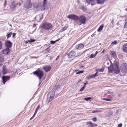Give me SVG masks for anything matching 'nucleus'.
Masks as SVG:
<instances>
[{"instance_id": "e2e57ef3", "label": "nucleus", "mask_w": 127, "mask_h": 127, "mask_svg": "<svg viewBox=\"0 0 127 127\" xmlns=\"http://www.w3.org/2000/svg\"><path fill=\"white\" fill-rule=\"evenodd\" d=\"M91 4L92 5H94V4Z\"/></svg>"}, {"instance_id": "052dcab7", "label": "nucleus", "mask_w": 127, "mask_h": 127, "mask_svg": "<svg viewBox=\"0 0 127 127\" xmlns=\"http://www.w3.org/2000/svg\"><path fill=\"white\" fill-rule=\"evenodd\" d=\"M81 81V80L80 79H79L78 81V83H79L80 81Z\"/></svg>"}, {"instance_id": "58836bf2", "label": "nucleus", "mask_w": 127, "mask_h": 127, "mask_svg": "<svg viewBox=\"0 0 127 127\" xmlns=\"http://www.w3.org/2000/svg\"><path fill=\"white\" fill-rule=\"evenodd\" d=\"M101 111H97V110H94L92 111V113H95L96 112H100Z\"/></svg>"}, {"instance_id": "4be33fe9", "label": "nucleus", "mask_w": 127, "mask_h": 127, "mask_svg": "<svg viewBox=\"0 0 127 127\" xmlns=\"http://www.w3.org/2000/svg\"><path fill=\"white\" fill-rule=\"evenodd\" d=\"M89 125V126L91 127H93L94 125L91 122H89L86 123V125Z\"/></svg>"}, {"instance_id": "4d7b16f0", "label": "nucleus", "mask_w": 127, "mask_h": 127, "mask_svg": "<svg viewBox=\"0 0 127 127\" xmlns=\"http://www.w3.org/2000/svg\"><path fill=\"white\" fill-rule=\"evenodd\" d=\"M94 35H95L94 34H93L91 35V36L93 37Z\"/></svg>"}, {"instance_id": "5701e85b", "label": "nucleus", "mask_w": 127, "mask_h": 127, "mask_svg": "<svg viewBox=\"0 0 127 127\" xmlns=\"http://www.w3.org/2000/svg\"><path fill=\"white\" fill-rule=\"evenodd\" d=\"M40 108V106L39 105H38V106L36 108V110L35 111L34 114H36V113H37V112L38 111L39 109Z\"/></svg>"}, {"instance_id": "79ce46f5", "label": "nucleus", "mask_w": 127, "mask_h": 127, "mask_svg": "<svg viewBox=\"0 0 127 127\" xmlns=\"http://www.w3.org/2000/svg\"><path fill=\"white\" fill-rule=\"evenodd\" d=\"M92 120L94 122H95L97 121V119L96 117H94L93 118Z\"/></svg>"}, {"instance_id": "f3484780", "label": "nucleus", "mask_w": 127, "mask_h": 127, "mask_svg": "<svg viewBox=\"0 0 127 127\" xmlns=\"http://www.w3.org/2000/svg\"><path fill=\"white\" fill-rule=\"evenodd\" d=\"M84 45L82 44H80L77 45L76 48L78 49H80L84 47Z\"/></svg>"}, {"instance_id": "de8ad7c7", "label": "nucleus", "mask_w": 127, "mask_h": 127, "mask_svg": "<svg viewBox=\"0 0 127 127\" xmlns=\"http://www.w3.org/2000/svg\"><path fill=\"white\" fill-rule=\"evenodd\" d=\"M41 81L40 80L39 81V85H38L39 86L40 85V84H41Z\"/></svg>"}, {"instance_id": "7ed1b4c3", "label": "nucleus", "mask_w": 127, "mask_h": 127, "mask_svg": "<svg viewBox=\"0 0 127 127\" xmlns=\"http://www.w3.org/2000/svg\"><path fill=\"white\" fill-rule=\"evenodd\" d=\"M41 27L47 30H51L53 27V25L51 23H46L43 24Z\"/></svg>"}, {"instance_id": "2eb2a0df", "label": "nucleus", "mask_w": 127, "mask_h": 127, "mask_svg": "<svg viewBox=\"0 0 127 127\" xmlns=\"http://www.w3.org/2000/svg\"><path fill=\"white\" fill-rule=\"evenodd\" d=\"M2 73L3 75H4L6 74L7 73L8 71L7 70V69L6 67L5 66H3L2 67Z\"/></svg>"}, {"instance_id": "864d4df0", "label": "nucleus", "mask_w": 127, "mask_h": 127, "mask_svg": "<svg viewBox=\"0 0 127 127\" xmlns=\"http://www.w3.org/2000/svg\"><path fill=\"white\" fill-rule=\"evenodd\" d=\"M36 25V24H34L33 25V27H34Z\"/></svg>"}, {"instance_id": "9d476101", "label": "nucleus", "mask_w": 127, "mask_h": 127, "mask_svg": "<svg viewBox=\"0 0 127 127\" xmlns=\"http://www.w3.org/2000/svg\"><path fill=\"white\" fill-rule=\"evenodd\" d=\"M43 15L42 14H40L37 15L35 17L36 21L38 22H40L43 18Z\"/></svg>"}, {"instance_id": "49530a36", "label": "nucleus", "mask_w": 127, "mask_h": 127, "mask_svg": "<svg viewBox=\"0 0 127 127\" xmlns=\"http://www.w3.org/2000/svg\"><path fill=\"white\" fill-rule=\"evenodd\" d=\"M16 33H13V36L14 38L15 37V36L16 35Z\"/></svg>"}, {"instance_id": "4468645a", "label": "nucleus", "mask_w": 127, "mask_h": 127, "mask_svg": "<svg viewBox=\"0 0 127 127\" xmlns=\"http://www.w3.org/2000/svg\"><path fill=\"white\" fill-rule=\"evenodd\" d=\"M98 73L97 72H96L94 75H90L88 76H87V78L88 79H90L92 78H95L96 77L98 76Z\"/></svg>"}, {"instance_id": "20e7f679", "label": "nucleus", "mask_w": 127, "mask_h": 127, "mask_svg": "<svg viewBox=\"0 0 127 127\" xmlns=\"http://www.w3.org/2000/svg\"><path fill=\"white\" fill-rule=\"evenodd\" d=\"M113 71L116 74H118L120 72V70L119 66L117 63H115L113 64Z\"/></svg>"}, {"instance_id": "6e6552de", "label": "nucleus", "mask_w": 127, "mask_h": 127, "mask_svg": "<svg viewBox=\"0 0 127 127\" xmlns=\"http://www.w3.org/2000/svg\"><path fill=\"white\" fill-rule=\"evenodd\" d=\"M10 78V77L9 76H3L2 77V80L4 84L6 81L9 80Z\"/></svg>"}, {"instance_id": "393cba45", "label": "nucleus", "mask_w": 127, "mask_h": 127, "mask_svg": "<svg viewBox=\"0 0 127 127\" xmlns=\"http://www.w3.org/2000/svg\"><path fill=\"white\" fill-rule=\"evenodd\" d=\"M12 33V32H10L6 35V37L7 39H8L11 36Z\"/></svg>"}, {"instance_id": "c03bdc74", "label": "nucleus", "mask_w": 127, "mask_h": 127, "mask_svg": "<svg viewBox=\"0 0 127 127\" xmlns=\"http://www.w3.org/2000/svg\"><path fill=\"white\" fill-rule=\"evenodd\" d=\"M35 114H34V115H33V116L32 117H31V118L30 119V120H31L32 119L33 117H34V116H35Z\"/></svg>"}, {"instance_id": "dca6fc26", "label": "nucleus", "mask_w": 127, "mask_h": 127, "mask_svg": "<svg viewBox=\"0 0 127 127\" xmlns=\"http://www.w3.org/2000/svg\"><path fill=\"white\" fill-rule=\"evenodd\" d=\"M43 69L46 72H47L51 70V67L48 66H46L43 67Z\"/></svg>"}, {"instance_id": "9b49d317", "label": "nucleus", "mask_w": 127, "mask_h": 127, "mask_svg": "<svg viewBox=\"0 0 127 127\" xmlns=\"http://www.w3.org/2000/svg\"><path fill=\"white\" fill-rule=\"evenodd\" d=\"M75 54L74 52L73 51H71L67 55L69 58H71L74 56Z\"/></svg>"}, {"instance_id": "ea45409f", "label": "nucleus", "mask_w": 127, "mask_h": 127, "mask_svg": "<svg viewBox=\"0 0 127 127\" xmlns=\"http://www.w3.org/2000/svg\"><path fill=\"white\" fill-rule=\"evenodd\" d=\"M107 93L108 94L111 95H113L114 94V93L113 92H111L108 91V92Z\"/></svg>"}, {"instance_id": "6e6d98bb", "label": "nucleus", "mask_w": 127, "mask_h": 127, "mask_svg": "<svg viewBox=\"0 0 127 127\" xmlns=\"http://www.w3.org/2000/svg\"><path fill=\"white\" fill-rule=\"evenodd\" d=\"M46 50L47 51H48V52L49 51L48 49V48Z\"/></svg>"}, {"instance_id": "6ab92c4d", "label": "nucleus", "mask_w": 127, "mask_h": 127, "mask_svg": "<svg viewBox=\"0 0 127 127\" xmlns=\"http://www.w3.org/2000/svg\"><path fill=\"white\" fill-rule=\"evenodd\" d=\"M123 51L127 53V43L124 45L123 47Z\"/></svg>"}, {"instance_id": "8fccbe9b", "label": "nucleus", "mask_w": 127, "mask_h": 127, "mask_svg": "<svg viewBox=\"0 0 127 127\" xmlns=\"http://www.w3.org/2000/svg\"><path fill=\"white\" fill-rule=\"evenodd\" d=\"M7 3V2L5 0V2H4V6H5V4H6V3Z\"/></svg>"}, {"instance_id": "aec40b11", "label": "nucleus", "mask_w": 127, "mask_h": 127, "mask_svg": "<svg viewBox=\"0 0 127 127\" xmlns=\"http://www.w3.org/2000/svg\"><path fill=\"white\" fill-rule=\"evenodd\" d=\"M98 4H102L104 3L105 0H96Z\"/></svg>"}, {"instance_id": "39448f33", "label": "nucleus", "mask_w": 127, "mask_h": 127, "mask_svg": "<svg viewBox=\"0 0 127 127\" xmlns=\"http://www.w3.org/2000/svg\"><path fill=\"white\" fill-rule=\"evenodd\" d=\"M121 70L123 72L127 73V63H123L122 64L121 66Z\"/></svg>"}, {"instance_id": "4c0bfd02", "label": "nucleus", "mask_w": 127, "mask_h": 127, "mask_svg": "<svg viewBox=\"0 0 127 127\" xmlns=\"http://www.w3.org/2000/svg\"><path fill=\"white\" fill-rule=\"evenodd\" d=\"M117 41H114L111 43L112 44H117Z\"/></svg>"}, {"instance_id": "603ef678", "label": "nucleus", "mask_w": 127, "mask_h": 127, "mask_svg": "<svg viewBox=\"0 0 127 127\" xmlns=\"http://www.w3.org/2000/svg\"><path fill=\"white\" fill-rule=\"evenodd\" d=\"M16 6V5H15V4H14L12 7L13 8H15Z\"/></svg>"}, {"instance_id": "338daca9", "label": "nucleus", "mask_w": 127, "mask_h": 127, "mask_svg": "<svg viewBox=\"0 0 127 127\" xmlns=\"http://www.w3.org/2000/svg\"><path fill=\"white\" fill-rule=\"evenodd\" d=\"M30 0V1H31V0Z\"/></svg>"}, {"instance_id": "cd10ccee", "label": "nucleus", "mask_w": 127, "mask_h": 127, "mask_svg": "<svg viewBox=\"0 0 127 127\" xmlns=\"http://www.w3.org/2000/svg\"><path fill=\"white\" fill-rule=\"evenodd\" d=\"M86 2L88 4H90V3L92 2L93 1V0H86Z\"/></svg>"}, {"instance_id": "37998d69", "label": "nucleus", "mask_w": 127, "mask_h": 127, "mask_svg": "<svg viewBox=\"0 0 127 127\" xmlns=\"http://www.w3.org/2000/svg\"><path fill=\"white\" fill-rule=\"evenodd\" d=\"M47 0H44L43 3V6H44L45 4V2Z\"/></svg>"}, {"instance_id": "13d9d810", "label": "nucleus", "mask_w": 127, "mask_h": 127, "mask_svg": "<svg viewBox=\"0 0 127 127\" xmlns=\"http://www.w3.org/2000/svg\"><path fill=\"white\" fill-rule=\"evenodd\" d=\"M25 43L26 44H27L28 43V42L27 41H26L25 42Z\"/></svg>"}, {"instance_id": "f03ea898", "label": "nucleus", "mask_w": 127, "mask_h": 127, "mask_svg": "<svg viewBox=\"0 0 127 127\" xmlns=\"http://www.w3.org/2000/svg\"><path fill=\"white\" fill-rule=\"evenodd\" d=\"M55 92L54 91H51L47 95V98L46 101L47 102L52 100L55 96Z\"/></svg>"}, {"instance_id": "a19ab883", "label": "nucleus", "mask_w": 127, "mask_h": 127, "mask_svg": "<svg viewBox=\"0 0 127 127\" xmlns=\"http://www.w3.org/2000/svg\"><path fill=\"white\" fill-rule=\"evenodd\" d=\"M2 48V44L1 41H0V50Z\"/></svg>"}, {"instance_id": "f704fd0d", "label": "nucleus", "mask_w": 127, "mask_h": 127, "mask_svg": "<svg viewBox=\"0 0 127 127\" xmlns=\"http://www.w3.org/2000/svg\"><path fill=\"white\" fill-rule=\"evenodd\" d=\"M58 40H56V41H50V43L51 44H54L55 42H56V41H57Z\"/></svg>"}, {"instance_id": "473e14b6", "label": "nucleus", "mask_w": 127, "mask_h": 127, "mask_svg": "<svg viewBox=\"0 0 127 127\" xmlns=\"http://www.w3.org/2000/svg\"><path fill=\"white\" fill-rule=\"evenodd\" d=\"M91 98L90 97H86L84 98V100H86V101H88L90 99H91Z\"/></svg>"}, {"instance_id": "0e129e2a", "label": "nucleus", "mask_w": 127, "mask_h": 127, "mask_svg": "<svg viewBox=\"0 0 127 127\" xmlns=\"http://www.w3.org/2000/svg\"><path fill=\"white\" fill-rule=\"evenodd\" d=\"M12 3V4H13V3H15L14 2H13Z\"/></svg>"}, {"instance_id": "69168bd1", "label": "nucleus", "mask_w": 127, "mask_h": 127, "mask_svg": "<svg viewBox=\"0 0 127 127\" xmlns=\"http://www.w3.org/2000/svg\"><path fill=\"white\" fill-rule=\"evenodd\" d=\"M77 71V70H75V71Z\"/></svg>"}, {"instance_id": "5fc2aeb1", "label": "nucleus", "mask_w": 127, "mask_h": 127, "mask_svg": "<svg viewBox=\"0 0 127 127\" xmlns=\"http://www.w3.org/2000/svg\"><path fill=\"white\" fill-rule=\"evenodd\" d=\"M98 53V52L97 51H96L95 53V56Z\"/></svg>"}, {"instance_id": "ddd939ff", "label": "nucleus", "mask_w": 127, "mask_h": 127, "mask_svg": "<svg viewBox=\"0 0 127 127\" xmlns=\"http://www.w3.org/2000/svg\"><path fill=\"white\" fill-rule=\"evenodd\" d=\"M5 44L7 47V48H11L12 47V44L11 42L8 40H7L5 42Z\"/></svg>"}, {"instance_id": "7c9ffc66", "label": "nucleus", "mask_w": 127, "mask_h": 127, "mask_svg": "<svg viewBox=\"0 0 127 127\" xmlns=\"http://www.w3.org/2000/svg\"><path fill=\"white\" fill-rule=\"evenodd\" d=\"M102 99L103 100L108 101H111V99H108V98H102Z\"/></svg>"}, {"instance_id": "c756f323", "label": "nucleus", "mask_w": 127, "mask_h": 127, "mask_svg": "<svg viewBox=\"0 0 127 127\" xmlns=\"http://www.w3.org/2000/svg\"><path fill=\"white\" fill-rule=\"evenodd\" d=\"M67 27V26H65L63 27L61 30V31L63 32L65 31Z\"/></svg>"}, {"instance_id": "412c9836", "label": "nucleus", "mask_w": 127, "mask_h": 127, "mask_svg": "<svg viewBox=\"0 0 127 127\" xmlns=\"http://www.w3.org/2000/svg\"><path fill=\"white\" fill-rule=\"evenodd\" d=\"M104 27L103 24L101 25L99 27V28L98 29L97 31L98 32H99L102 30Z\"/></svg>"}, {"instance_id": "c85d7f7f", "label": "nucleus", "mask_w": 127, "mask_h": 127, "mask_svg": "<svg viewBox=\"0 0 127 127\" xmlns=\"http://www.w3.org/2000/svg\"><path fill=\"white\" fill-rule=\"evenodd\" d=\"M28 41L29 42H33L35 41V40L34 39H31L30 40H28Z\"/></svg>"}, {"instance_id": "bf43d9fd", "label": "nucleus", "mask_w": 127, "mask_h": 127, "mask_svg": "<svg viewBox=\"0 0 127 127\" xmlns=\"http://www.w3.org/2000/svg\"><path fill=\"white\" fill-rule=\"evenodd\" d=\"M127 23V21H126V22L125 23V25H126Z\"/></svg>"}, {"instance_id": "72a5a7b5", "label": "nucleus", "mask_w": 127, "mask_h": 127, "mask_svg": "<svg viewBox=\"0 0 127 127\" xmlns=\"http://www.w3.org/2000/svg\"><path fill=\"white\" fill-rule=\"evenodd\" d=\"M84 72V71L83 70H81L79 71L78 72H77L76 73V74H79L80 73H82Z\"/></svg>"}, {"instance_id": "bb28decb", "label": "nucleus", "mask_w": 127, "mask_h": 127, "mask_svg": "<svg viewBox=\"0 0 127 127\" xmlns=\"http://www.w3.org/2000/svg\"><path fill=\"white\" fill-rule=\"evenodd\" d=\"M104 71V68L102 67L101 69H97V71L99 72H103Z\"/></svg>"}, {"instance_id": "a878e982", "label": "nucleus", "mask_w": 127, "mask_h": 127, "mask_svg": "<svg viewBox=\"0 0 127 127\" xmlns=\"http://www.w3.org/2000/svg\"><path fill=\"white\" fill-rule=\"evenodd\" d=\"M111 54L114 57H115L116 56V53L115 52L112 51L111 52Z\"/></svg>"}, {"instance_id": "0eeeda50", "label": "nucleus", "mask_w": 127, "mask_h": 127, "mask_svg": "<svg viewBox=\"0 0 127 127\" xmlns=\"http://www.w3.org/2000/svg\"><path fill=\"white\" fill-rule=\"evenodd\" d=\"M67 18L76 21L78 20V17L74 14L68 15Z\"/></svg>"}, {"instance_id": "423d86ee", "label": "nucleus", "mask_w": 127, "mask_h": 127, "mask_svg": "<svg viewBox=\"0 0 127 127\" xmlns=\"http://www.w3.org/2000/svg\"><path fill=\"white\" fill-rule=\"evenodd\" d=\"M78 20L81 24H85L86 21V18L83 15H81L78 17Z\"/></svg>"}, {"instance_id": "f257e3e1", "label": "nucleus", "mask_w": 127, "mask_h": 127, "mask_svg": "<svg viewBox=\"0 0 127 127\" xmlns=\"http://www.w3.org/2000/svg\"><path fill=\"white\" fill-rule=\"evenodd\" d=\"M33 73L35 75H36L38 78L40 80L44 75V73L43 71L38 69Z\"/></svg>"}, {"instance_id": "c9c22d12", "label": "nucleus", "mask_w": 127, "mask_h": 127, "mask_svg": "<svg viewBox=\"0 0 127 127\" xmlns=\"http://www.w3.org/2000/svg\"><path fill=\"white\" fill-rule=\"evenodd\" d=\"M85 87V86H83V87L80 89V91L81 92L82 91L84 90Z\"/></svg>"}, {"instance_id": "a211bd4d", "label": "nucleus", "mask_w": 127, "mask_h": 127, "mask_svg": "<svg viewBox=\"0 0 127 127\" xmlns=\"http://www.w3.org/2000/svg\"><path fill=\"white\" fill-rule=\"evenodd\" d=\"M113 64L112 66L111 65V64L110 66L108 67V72L109 73H112L113 71Z\"/></svg>"}, {"instance_id": "680f3d73", "label": "nucleus", "mask_w": 127, "mask_h": 127, "mask_svg": "<svg viewBox=\"0 0 127 127\" xmlns=\"http://www.w3.org/2000/svg\"><path fill=\"white\" fill-rule=\"evenodd\" d=\"M118 111H119V110H117L116 111V113H117L118 112Z\"/></svg>"}, {"instance_id": "b1692460", "label": "nucleus", "mask_w": 127, "mask_h": 127, "mask_svg": "<svg viewBox=\"0 0 127 127\" xmlns=\"http://www.w3.org/2000/svg\"><path fill=\"white\" fill-rule=\"evenodd\" d=\"M3 61L4 59L3 57L1 55H0V62H2Z\"/></svg>"}, {"instance_id": "3c124183", "label": "nucleus", "mask_w": 127, "mask_h": 127, "mask_svg": "<svg viewBox=\"0 0 127 127\" xmlns=\"http://www.w3.org/2000/svg\"><path fill=\"white\" fill-rule=\"evenodd\" d=\"M87 84V81L86 82V83H85L84 84V86H85V85H86V84Z\"/></svg>"}, {"instance_id": "a18cd8bd", "label": "nucleus", "mask_w": 127, "mask_h": 127, "mask_svg": "<svg viewBox=\"0 0 127 127\" xmlns=\"http://www.w3.org/2000/svg\"><path fill=\"white\" fill-rule=\"evenodd\" d=\"M122 126V124H119L118 127H121Z\"/></svg>"}, {"instance_id": "1a4fd4ad", "label": "nucleus", "mask_w": 127, "mask_h": 127, "mask_svg": "<svg viewBox=\"0 0 127 127\" xmlns=\"http://www.w3.org/2000/svg\"><path fill=\"white\" fill-rule=\"evenodd\" d=\"M10 50L8 48H7L6 49H4L1 52L2 53L5 54H7L9 55L10 54Z\"/></svg>"}, {"instance_id": "f8f14e48", "label": "nucleus", "mask_w": 127, "mask_h": 127, "mask_svg": "<svg viewBox=\"0 0 127 127\" xmlns=\"http://www.w3.org/2000/svg\"><path fill=\"white\" fill-rule=\"evenodd\" d=\"M32 5L31 1H30L29 2L24 5V7L26 8H29L31 7Z\"/></svg>"}, {"instance_id": "09e8293b", "label": "nucleus", "mask_w": 127, "mask_h": 127, "mask_svg": "<svg viewBox=\"0 0 127 127\" xmlns=\"http://www.w3.org/2000/svg\"><path fill=\"white\" fill-rule=\"evenodd\" d=\"M59 58V56H58L56 59V60H57Z\"/></svg>"}, {"instance_id": "2f4dec72", "label": "nucleus", "mask_w": 127, "mask_h": 127, "mask_svg": "<svg viewBox=\"0 0 127 127\" xmlns=\"http://www.w3.org/2000/svg\"><path fill=\"white\" fill-rule=\"evenodd\" d=\"M81 9L84 11L86 9L84 5H82L81 6Z\"/></svg>"}, {"instance_id": "e433bc0d", "label": "nucleus", "mask_w": 127, "mask_h": 127, "mask_svg": "<svg viewBox=\"0 0 127 127\" xmlns=\"http://www.w3.org/2000/svg\"><path fill=\"white\" fill-rule=\"evenodd\" d=\"M95 56V55L92 54L91 55L90 57V58H94Z\"/></svg>"}]
</instances>
